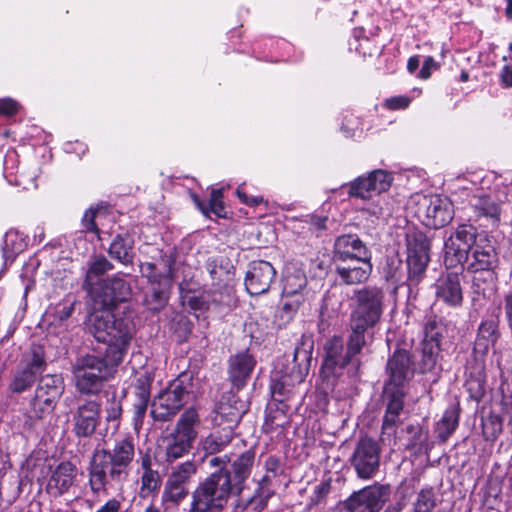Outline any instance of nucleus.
Instances as JSON below:
<instances>
[{
    "mask_svg": "<svg viewBox=\"0 0 512 512\" xmlns=\"http://www.w3.org/2000/svg\"><path fill=\"white\" fill-rule=\"evenodd\" d=\"M199 422L195 409L188 408L182 413L175 430L164 440L166 461L173 462L189 453L198 434L196 426Z\"/></svg>",
    "mask_w": 512,
    "mask_h": 512,
    "instance_id": "8",
    "label": "nucleus"
},
{
    "mask_svg": "<svg viewBox=\"0 0 512 512\" xmlns=\"http://www.w3.org/2000/svg\"><path fill=\"white\" fill-rule=\"evenodd\" d=\"M473 207L480 216L490 217L495 220L500 216V205L488 195H481L474 198Z\"/></svg>",
    "mask_w": 512,
    "mask_h": 512,
    "instance_id": "40",
    "label": "nucleus"
},
{
    "mask_svg": "<svg viewBox=\"0 0 512 512\" xmlns=\"http://www.w3.org/2000/svg\"><path fill=\"white\" fill-rule=\"evenodd\" d=\"M168 299L169 284L159 282L156 285L153 284L151 290L146 293L144 304L150 311L157 313L167 305Z\"/></svg>",
    "mask_w": 512,
    "mask_h": 512,
    "instance_id": "34",
    "label": "nucleus"
},
{
    "mask_svg": "<svg viewBox=\"0 0 512 512\" xmlns=\"http://www.w3.org/2000/svg\"><path fill=\"white\" fill-rule=\"evenodd\" d=\"M370 252L356 234H345L336 238L334 243L333 262L349 260L351 257Z\"/></svg>",
    "mask_w": 512,
    "mask_h": 512,
    "instance_id": "27",
    "label": "nucleus"
},
{
    "mask_svg": "<svg viewBox=\"0 0 512 512\" xmlns=\"http://www.w3.org/2000/svg\"><path fill=\"white\" fill-rule=\"evenodd\" d=\"M75 476V465L69 461L61 462L53 471L47 488L54 495H62L72 486Z\"/></svg>",
    "mask_w": 512,
    "mask_h": 512,
    "instance_id": "28",
    "label": "nucleus"
},
{
    "mask_svg": "<svg viewBox=\"0 0 512 512\" xmlns=\"http://www.w3.org/2000/svg\"><path fill=\"white\" fill-rule=\"evenodd\" d=\"M134 237L128 232L117 234L112 240L108 253L123 265L133 263L134 259Z\"/></svg>",
    "mask_w": 512,
    "mask_h": 512,
    "instance_id": "29",
    "label": "nucleus"
},
{
    "mask_svg": "<svg viewBox=\"0 0 512 512\" xmlns=\"http://www.w3.org/2000/svg\"><path fill=\"white\" fill-rule=\"evenodd\" d=\"M86 290L94 306V312L91 314L107 311L111 314H123L133 321L129 307L116 306L118 303L126 301L132 292L130 284L124 278L119 276L105 278Z\"/></svg>",
    "mask_w": 512,
    "mask_h": 512,
    "instance_id": "6",
    "label": "nucleus"
},
{
    "mask_svg": "<svg viewBox=\"0 0 512 512\" xmlns=\"http://www.w3.org/2000/svg\"><path fill=\"white\" fill-rule=\"evenodd\" d=\"M392 181L391 173L385 170H375L367 176H359L347 184L349 187L348 195L363 200L370 199L374 195L387 191Z\"/></svg>",
    "mask_w": 512,
    "mask_h": 512,
    "instance_id": "18",
    "label": "nucleus"
},
{
    "mask_svg": "<svg viewBox=\"0 0 512 512\" xmlns=\"http://www.w3.org/2000/svg\"><path fill=\"white\" fill-rule=\"evenodd\" d=\"M275 477V474L265 472L261 479L257 481L255 492L263 495L264 497L271 498L274 495L272 482Z\"/></svg>",
    "mask_w": 512,
    "mask_h": 512,
    "instance_id": "48",
    "label": "nucleus"
},
{
    "mask_svg": "<svg viewBox=\"0 0 512 512\" xmlns=\"http://www.w3.org/2000/svg\"><path fill=\"white\" fill-rule=\"evenodd\" d=\"M331 485L329 482H321L314 489L313 495L311 496L312 504H319L330 492Z\"/></svg>",
    "mask_w": 512,
    "mask_h": 512,
    "instance_id": "52",
    "label": "nucleus"
},
{
    "mask_svg": "<svg viewBox=\"0 0 512 512\" xmlns=\"http://www.w3.org/2000/svg\"><path fill=\"white\" fill-rule=\"evenodd\" d=\"M359 264L360 267H346V263L336 262L335 272L346 285L361 284L369 279L372 270L361 262Z\"/></svg>",
    "mask_w": 512,
    "mask_h": 512,
    "instance_id": "31",
    "label": "nucleus"
},
{
    "mask_svg": "<svg viewBox=\"0 0 512 512\" xmlns=\"http://www.w3.org/2000/svg\"><path fill=\"white\" fill-rule=\"evenodd\" d=\"M420 64V59L418 56H413L408 59L407 69L410 73L416 72Z\"/></svg>",
    "mask_w": 512,
    "mask_h": 512,
    "instance_id": "64",
    "label": "nucleus"
},
{
    "mask_svg": "<svg viewBox=\"0 0 512 512\" xmlns=\"http://www.w3.org/2000/svg\"><path fill=\"white\" fill-rule=\"evenodd\" d=\"M140 271L142 276L146 277L149 282L153 285L158 282V274L156 273V265L151 262H145L140 265Z\"/></svg>",
    "mask_w": 512,
    "mask_h": 512,
    "instance_id": "55",
    "label": "nucleus"
},
{
    "mask_svg": "<svg viewBox=\"0 0 512 512\" xmlns=\"http://www.w3.org/2000/svg\"><path fill=\"white\" fill-rule=\"evenodd\" d=\"M153 377L148 372L139 374L134 383V394L136 399L149 400L151 395V384Z\"/></svg>",
    "mask_w": 512,
    "mask_h": 512,
    "instance_id": "45",
    "label": "nucleus"
},
{
    "mask_svg": "<svg viewBox=\"0 0 512 512\" xmlns=\"http://www.w3.org/2000/svg\"><path fill=\"white\" fill-rule=\"evenodd\" d=\"M336 262L337 261L334 262V265H336ZM338 262L346 263V267H360V264H356L360 262L370 268V270H372L373 267L371 263V252L351 257L349 260H339Z\"/></svg>",
    "mask_w": 512,
    "mask_h": 512,
    "instance_id": "51",
    "label": "nucleus"
},
{
    "mask_svg": "<svg viewBox=\"0 0 512 512\" xmlns=\"http://www.w3.org/2000/svg\"><path fill=\"white\" fill-rule=\"evenodd\" d=\"M135 458L131 436L116 438L108 448H96L88 466L89 486L93 493H108L109 488L122 486L128 480Z\"/></svg>",
    "mask_w": 512,
    "mask_h": 512,
    "instance_id": "3",
    "label": "nucleus"
},
{
    "mask_svg": "<svg viewBox=\"0 0 512 512\" xmlns=\"http://www.w3.org/2000/svg\"><path fill=\"white\" fill-rule=\"evenodd\" d=\"M381 447L370 437H361L351 455L350 462L358 478L369 480L380 468Z\"/></svg>",
    "mask_w": 512,
    "mask_h": 512,
    "instance_id": "14",
    "label": "nucleus"
},
{
    "mask_svg": "<svg viewBox=\"0 0 512 512\" xmlns=\"http://www.w3.org/2000/svg\"><path fill=\"white\" fill-rule=\"evenodd\" d=\"M231 462V459L228 455L223 456H213L208 459V464L210 467H217L218 470H227V464Z\"/></svg>",
    "mask_w": 512,
    "mask_h": 512,
    "instance_id": "58",
    "label": "nucleus"
},
{
    "mask_svg": "<svg viewBox=\"0 0 512 512\" xmlns=\"http://www.w3.org/2000/svg\"><path fill=\"white\" fill-rule=\"evenodd\" d=\"M226 408H225V405L223 403H220L219 405V414L221 415H225V414H228L231 416L230 420L233 421V422H237L240 417L242 416V414L244 413V407L243 405H241L240 408L238 407H233L232 410L228 413H226Z\"/></svg>",
    "mask_w": 512,
    "mask_h": 512,
    "instance_id": "59",
    "label": "nucleus"
},
{
    "mask_svg": "<svg viewBox=\"0 0 512 512\" xmlns=\"http://www.w3.org/2000/svg\"><path fill=\"white\" fill-rule=\"evenodd\" d=\"M63 391L64 384L60 376L46 375L41 377L31 401L28 417L40 420L51 414Z\"/></svg>",
    "mask_w": 512,
    "mask_h": 512,
    "instance_id": "10",
    "label": "nucleus"
},
{
    "mask_svg": "<svg viewBox=\"0 0 512 512\" xmlns=\"http://www.w3.org/2000/svg\"><path fill=\"white\" fill-rule=\"evenodd\" d=\"M269 499L254 491L248 498H239L232 512H262L267 507Z\"/></svg>",
    "mask_w": 512,
    "mask_h": 512,
    "instance_id": "39",
    "label": "nucleus"
},
{
    "mask_svg": "<svg viewBox=\"0 0 512 512\" xmlns=\"http://www.w3.org/2000/svg\"><path fill=\"white\" fill-rule=\"evenodd\" d=\"M314 342L311 336L302 335L293 353V368L291 378L294 382L301 383L307 376L312 360Z\"/></svg>",
    "mask_w": 512,
    "mask_h": 512,
    "instance_id": "25",
    "label": "nucleus"
},
{
    "mask_svg": "<svg viewBox=\"0 0 512 512\" xmlns=\"http://www.w3.org/2000/svg\"><path fill=\"white\" fill-rule=\"evenodd\" d=\"M276 276L272 264L264 260L252 261L245 277V287L250 295H261L270 289Z\"/></svg>",
    "mask_w": 512,
    "mask_h": 512,
    "instance_id": "21",
    "label": "nucleus"
},
{
    "mask_svg": "<svg viewBox=\"0 0 512 512\" xmlns=\"http://www.w3.org/2000/svg\"><path fill=\"white\" fill-rule=\"evenodd\" d=\"M140 465L143 472L154 471V469H152V458L148 453L141 456Z\"/></svg>",
    "mask_w": 512,
    "mask_h": 512,
    "instance_id": "63",
    "label": "nucleus"
},
{
    "mask_svg": "<svg viewBox=\"0 0 512 512\" xmlns=\"http://www.w3.org/2000/svg\"><path fill=\"white\" fill-rule=\"evenodd\" d=\"M72 433L76 438H91L101 420V405L96 400H84L71 411Z\"/></svg>",
    "mask_w": 512,
    "mask_h": 512,
    "instance_id": "17",
    "label": "nucleus"
},
{
    "mask_svg": "<svg viewBox=\"0 0 512 512\" xmlns=\"http://www.w3.org/2000/svg\"><path fill=\"white\" fill-rule=\"evenodd\" d=\"M356 337L355 332L349 329L346 347L341 337L334 336L326 342L322 369L327 376L338 375L343 369H347L350 376L358 374L361 365L359 355L370 341L361 335Z\"/></svg>",
    "mask_w": 512,
    "mask_h": 512,
    "instance_id": "5",
    "label": "nucleus"
},
{
    "mask_svg": "<svg viewBox=\"0 0 512 512\" xmlns=\"http://www.w3.org/2000/svg\"><path fill=\"white\" fill-rule=\"evenodd\" d=\"M149 400L136 399L133 403V422L135 429H139L143 424Z\"/></svg>",
    "mask_w": 512,
    "mask_h": 512,
    "instance_id": "49",
    "label": "nucleus"
},
{
    "mask_svg": "<svg viewBox=\"0 0 512 512\" xmlns=\"http://www.w3.org/2000/svg\"><path fill=\"white\" fill-rule=\"evenodd\" d=\"M279 468V460L274 456H269L265 460L264 463V469L265 472L275 474L277 473V470Z\"/></svg>",
    "mask_w": 512,
    "mask_h": 512,
    "instance_id": "61",
    "label": "nucleus"
},
{
    "mask_svg": "<svg viewBox=\"0 0 512 512\" xmlns=\"http://www.w3.org/2000/svg\"><path fill=\"white\" fill-rule=\"evenodd\" d=\"M255 454L245 451L227 470H217L200 482L191 494L188 512H222L231 495H241L251 474Z\"/></svg>",
    "mask_w": 512,
    "mask_h": 512,
    "instance_id": "2",
    "label": "nucleus"
},
{
    "mask_svg": "<svg viewBox=\"0 0 512 512\" xmlns=\"http://www.w3.org/2000/svg\"><path fill=\"white\" fill-rule=\"evenodd\" d=\"M437 68V63L433 57L429 56L423 62L422 68L420 69L418 77L421 79H428L431 76V70Z\"/></svg>",
    "mask_w": 512,
    "mask_h": 512,
    "instance_id": "56",
    "label": "nucleus"
},
{
    "mask_svg": "<svg viewBox=\"0 0 512 512\" xmlns=\"http://www.w3.org/2000/svg\"><path fill=\"white\" fill-rule=\"evenodd\" d=\"M383 398L385 402V413L383 416L381 432L383 439L393 438L396 444V431L398 426L402 423L401 415L404 409V390H392L391 388H384Z\"/></svg>",
    "mask_w": 512,
    "mask_h": 512,
    "instance_id": "19",
    "label": "nucleus"
},
{
    "mask_svg": "<svg viewBox=\"0 0 512 512\" xmlns=\"http://www.w3.org/2000/svg\"><path fill=\"white\" fill-rule=\"evenodd\" d=\"M480 234L477 228L470 224L459 225L445 240V264L448 267L463 265L469 259L473 246Z\"/></svg>",
    "mask_w": 512,
    "mask_h": 512,
    "instance_id": "12",
    "label": "nucleus"
},
{
    "mask_svg": "<svg viewBox=\"0 0 512 512\" xmlns=\"http://www.w3.org/2000/svg\"><path fill=\"white\" fill-rule=\"evenodd\" d=\"M460 409L452 406L446 409L442 418L437 422L435 433L441 442H446L454 433L459 424Z\"/></svg>",
    "mask_w": 512,
    "mask_h": 512,
    "instance_id": "33",
    "label": "nucleus"
},
{
    "mask_svg": "<svg viewBox=\"0 0 512 512\" xmlns=\"http://www.w3.org/2000/svg\"><path fill=\"white\" fill-rule=\"evenodd\" d=\"M435 294L439 301L452 308L461 307L463 304V289L461 276L456 272L442 274L435 283Z\"/></svg>",
    "mask_w": 512,
    "mask_h": 512,
    "instance_id": "23",
    "label": "nucleus"
},
{
    "mask_svg": "<svg viewBox=\"0 0 512 512\" xmlns=\"http://www.w3.org/2000/svg\"><path fill=\"white\" fill-rule=\"evenodd\" d=\"M307 278L301 271L287 272L283 279V296L285 298L303 296L301 291L306 287Z\"/></svg>",
    "mask_w": 512,
    "mask_h": 512,
    "instance_id": "38",
    "label": "nucleus"
},
{
    "mask_svg": "<svg viewBox=\"0 0 512 512\" xmlns=\"http://www.w3.org/2000/svg\"><path fill=\"white\" fill-rule=\"evenodd\" d=\"M408 435L406 448L420 452L426 446L428 441V431L423 430L419 425H408L406 427Z\"/></svg>",
    "mask_w": 512,
    "mask_h": 512,
    "instance_id": "42",
    "label": "nucleus"
},
{
    "mask_svg": "<svg viewBox=\"0 0 512 512\" xmlns=\"http://www.w3.org/2000/svg\"><path fill=\"white\" fill-rule=\"evenodd\" d=\"M503 301L507 325L512 326V288L507 293H505Z\"/></svg>",
    "mask_w": 512,
    "mask_h": 512,
    "instance_id": "57",
    "label": "nucleus"
},
{
    "mask_svg": "<svg viewBox=\"0 0 512 512\" xmlns=\"http://www.w3.org/2000/svg\"><path fill=\"white\" fill-rule=\"evenodd\" d=\"M45 368V361L40 351H33L25 367L18 370L10 385L13 392L21 393L27 390L36 380V377Z\"/></svg>",
    "mask_w": 512,
    "mask_h": 512,
    "instance_id": "24",
    "label": "nucleus"
},
{
    "mask_svg": "<svg viewBox=\"0 0 512 512\" xmlns=\"http://www.w3.org/2000/svg\"><path fill=\"white\" fill-rule=\"evenodd\" d=\"M391 494L390 486L375 482L353 492L343 503L346 512H379Z\"/></svg>",
    "mask_w": 512,
    "mask_h": 512,
    "instance_id": "13",
    "label": "nucleus"
},
{
    "mask_svg": "<svg viewBox=\"0 0 512 512\" xmlns=\"http://www.w3.org/2000/svg\"><path fill=\"white\" fill-rule=\"evenodd\" d=\"M467 269L471 272L492 271L498 266V254L486 234H480L469 254Z\"/></svg>",
    "mask_w": 512,
    "mask_h": 512,
    "instance_id": "22",
    "label": "nucleus"
},
{
    "mask_svg": "<svg viewBox=\"0 0 512 512\" xmlns=\"http://www.w3.org/2000/svg\"><path fill=\"white\" fill-rule=\"evenodd\" d=\"M444 330L445 327L441 319L435 315L427 316L423 327V344L429 346H434L435 344L441 348V341L443 339Z\"/></svg>",
    "mask_w": 512,
    "mask_h": 512,
    "instance_id": "36",
    "label": "nucleus"
},
{
    "mask_svg": "<svg viewBox=\"0 0 512 512\" xmlns=\"http://www.w3.org/2000/svg\"><path fill=\"white\" fill-rule=\"evenodd\" d=\"M407 247V280L409 297L417 294V287L425 277L430 261V242L422 232L415 231L406 235Z\"/></svg>",
    "mask_w": 512,
    "mask_h": 512,
    "instance_id": "7",
    "label": "nucleus"
},
{
    "mask_svg": "<svg viewBox=\"0 0 512 512\" xmlns=\"http://www.w3.org/2000/svg\"><path fill=\"white\" fill-rule=\"evenodd\" d=\"M197 473V465L194 461H185L174 467L166 480L162 499L164 502L180 504L189 495V483Z\"/></svg>",
    "mask_w": 512,
    "mask_h": 512,
    "instance_id": "16",
    "label": "nucleus"
},
{
    "mask_svg": "<svg viewBox=\"0 0 512 512\" xmlns=\"http://www.w3.org/2000/svg\"><path fill=\"white\" fill-rule=\"evenodd\" d=\"M303 302V296H297V298H285L281 307L277 311L276 318L281 321V324H286L290 322L296 315L297 311L299 310V307Z\"/></svg>",
    "mask_w": 512,
    "mask_h": 512,
    "instance_id": "43",
    "label": "nucleus"
},
{
    "mask_svg": "<svg viewBox=\"0 0 512 512\" xmlns=\"http://www.w3.org/2000/svg\"><path fill=\"white\" fill-rule=\"evenodd\" d=\"M388 380L384 388L403 390V386L414 375L413 361L410 353L404 349L395 350L387 361Z\"/></svg>",
    "mask_w": 512,
    "mask_h": 512,
    "instance_id": "20",
    "label": "nucleus"
},
{
    "mask_svg": "<svg viewBox=\"0 0 512 512\" xmlns=\"http://www.w3.org/2000/svg\"><path fill=\"white\" fill-rule=\"evenodd\" d=\"M501 79L506 87H512V65H506L501 71Z\"/></svg>",
    "mask_w": 512,
    "mask_h": 512,
    "instance_id": "62",
    "label": "nucleus"
},
{
    "mask_svg": "<svg viewBox=\"0 0 512 512\" xmlns=\"http://www.w3.org/2000/svg\"><path fill=\"white\" fill-rule=\"evenodd\" d=\"M500 337L498 323L493 319L483 320L477 331L474 343V351L486 354L491 346H494Z\"/></svg>",
    "mask_w": 512,
    "mask_h": 512,
    "instance_id": "30",
    "label": "nucleus"
},
{
    "mask_svg": "<svg viewBox=\"0 0 512 512\" xmlns=\"http://www.w3.org/2000/svg\"><path fill=\"white\" fill-rule=\"evenodd\" d=\"M188 396L183 380H174L153 399L151 416L155 421L171 420L186 404Z\"/></svg>",
    "mask_w": 512,
    "mask_h": 512,
    "instance_id": "11",
    "label": "nucleus"
},
{
    "mask_svg": "<svg viewBox=\"0 0 512 512\" xmlns=\"http://www.w3.org/2000/svg\"><path fill=\"white\" fill-rule=\"evenodd\" d=\"M28 246L26 238L16 230L8 231L4 236L2 247L3 256L6 261H14L15 257L23 252Z\"/></svg>",
    "mask_w": 512,
    "mask_h": 512,
    "instance_id": "35",
    "label": "nucleus"
},
{
    "mask_svg": "<svg viewBox=\"0 0 512 512\" xmlns=\"http://www.w3.org/2000/svg\"><path fill=\"white\" fill-rule=\"evenodd\" d=\"M113 264L103 255L91 257L85 276L84 287L87 289L102 281V276L113 269Z\"/></svg>",
    "mask_w": 512,
    "mask_h": 512,
    "instance_id": "32",
    "label": "nucleus"
},
{
    "mask_svg": "<svg viewBox=\"0 0 512 512\" xmlns=\"http://www.w3.org/2000/svg\"><path fill=\"white\" fill-rule=\"evenodd\" d=\"M223 193L221 189H213L211 191L210 199L208 204H201L200 202H197L198 207L201 209V211L206 214L208 211L213 212L215 215L221 217L222 214L225 211L223 202Z\"/></svg>",
    "mask_w": 512,
    "mask_h": 512,
    "instance_id": "46",
    "label": "nucleus"
},
{
    "mask_svg": "<svg viewBox=\"0 0 512 512\" xmlns=\"http://www.w3.org/2000/svg\"><path fill=\"white\" fill-rule=\"evenodd\" d=\"M19 104L11 99L5 98L0 100V115L13 116L18 112Z\"/></svg>",
    "mask_w": 512,
    "mask_h": 512,
    "instance_id": "53",
    "label": "nucleus"
},
{
    "mask_svg": "<svg viewBox=\"0 0 512 512\" xmlns=\"http://www.w3.org/2000/svg\"><path fill=\"white\" fill-rule=\"evenodd\" d=\"M354 307L350 314L349 329L355 336L371 341L373 329L380 322L384 311L385 292L377 286H364L353 291Z\"/></svg>",
    "mask_w": 512,
    "mask_h": 512,
    "instance_id": "4",
    "label": "nucleus"
},
{
    "mask_svg": "<svg viewBox=\"0 0 512 512\" xmlns=\"http://www.w3.org/2000/svg\"><path fill=\"white\" fill-rule=\"evenodd\" d=\"M122 403L121 401L114 395L107 401L106 405V421L107 422H116V427L118 426V422L122 416Z\"/></svg>",
    "mask_w": 512,
    "mask_h": 512,
    "instance_id": "47",
    "label": "nucleus"
},
{
    "mask_svg": "<svg viewBox=\"0 0 512 512\" xmlns=\"http://www.w3.org/2000/svg\"><path fill=\"white\" fill-rule=\"evenodd\" d=\"M87 329L98 342L107 344V347L103 356H79L72 366V374L79 393L97 395L127 355L135 334V325L128 316L103 311L89 315Z\"/></svg>",
    "mask_w": 512,
    "mask_h": 512,
    "instance_id": "1",
    "label": "nucleus"
},
{
    "mask_svg": "<svg viewBox=\"0 0 512 512\" xmlns=\"http://www.w3.org/2000/svg\"><path fill=\"white\" fill-rule=\"evenodd\" d=\"M140 483V495L147 497L159 491L162 479L157 470L148 471L142 473Z\"/></svg>",
    "mask_w": 512,
    "mask_h": 512,
    "instance_id": "44",
    "label": "nucleus"
},
{
    "mask_svg": "<svg viewBox=\"0 0 512 512\" xmlns=\"http://www.w3.org/2000/svg\"><path fill=\"white\" fill-rule=\"evenodd\" d=\"M255 366V360L248 353H239L229 360V378L237 390L246 385Z\"/></svg>",
    "mask_w": 512,
    "mask_h": 512,
    "instance_id": "26",
    "label": "nucleus"
},
{
    "mask_svg": "<svg viewBox=\"0 0 512 512\" xmlns=\"http://www.w3.org/2000/svg\"><path fill=\"white\" fill-rule=\"evenodd\" d=\"M213 289L210 292L212 302L217 305L230 306L232 293L229 282L233 279L234 266L225 256H212L205 262Z\"/></svg>",
    "mask_w": 512,
    "mask_h": 512,
    "instance_id": "9",
    "label": "nucleus"
},
{
    "mask_svg": "<svg viewBox=\"0 0 512 512\" xmlns=\"http://www.w3.org/2000/svg\"><path fill=\"white\" fill-rule=\"evenodd\" d=\"M417 207L418 218L426 227L438 229L453 219V205L446 197L421 196L417 201Z\"/></svg>",
    "mask_w": 512,
    "mask_h": 512,
    "instance_id": "15",
    "label": "nucleus"
},
{
    "mask_svg": "<svg viewBox=\"0 0 512 512\" xmlns=\"http://www.w3.org/2000/svg\"><path fill=\"white\" fill-rule=\"evenodd\" d=\"M98 210L90 208L88 209L82 218V225L88 232H92L99 236V229L95 223V218Z\"/></svg>",
    "mask_w": 512,
    "mask_h": 512,
    "instance_id": "50",
    "label": "nucleus"
},
{
    "mask_svg": "<svg viewBox=\"0 0 512 512\" xmlns=\"http://www.w3.org/2000/svg\"><path fill=\"white\" fill-rule=\"evenodd\" d=\"M441 348L439 346H429L422 343L421 359L419 361V372L422 374L431 372L435 369Z\"/></svg>",
    "mask_w": 512,
    "mask_h": 512,
    "instance_id": "41",
    "label": "nucleus"
},
{
    "mask_svg": "<svg viewBox=\"0 0 512 512\" xmlns=\"http://www.w3.org/2000/svg\"><path fill=\"white\" fill-rule=\"evenodd\" d=\"M231 441V431L224 434L212 433L201 440L200 448L205 453V456H212L224 450Z\"/></svg>",
    "mask_w": 512,
    "mask_h": 512,
    "instance_id": "37",
    "label": "nucleus"
},
{
    "mask_svg": "<svg viewBox=\"0 0 512 512\" xmlns=\"http://www.w3.org/2000/svg\"><path fill=\"white\" fill-rule=\"evenodd\" d=\"M121 509V502L116 498L109 499L102 505L96 512H119Z\"/></svg>",
    "mask_w": 512,
    "mask_h": 512,
    "instance_id": "60",
    "label": "nucleus"
},
{
    "mask_svg": "<svg viewBox=\"0 0 512 512\" xmlns=\"http://www.w3.org/2000/svg\"><path fill=\"white\" fill-rule=\"evenodd\" d=\"M410 104V98L407 96H394L386 99L385 105L391 110L407 108Z\"/></svg>",
    "mask_w": 512,
    "mask_h": 512,
    "instance_id": "54",
    "label": "nucleus"
}]
</instances>
